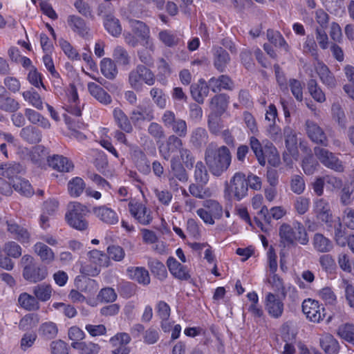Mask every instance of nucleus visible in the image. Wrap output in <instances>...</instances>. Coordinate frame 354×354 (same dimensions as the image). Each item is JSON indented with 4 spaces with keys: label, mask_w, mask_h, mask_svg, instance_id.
I'll use <instances>...</instances> for the list:
<instances>
[{
    "label": "nucleus",
    "mask_w": 354,
    "mask_h": 354,
    "mask_svg": "<svg viewBox=\"0 0 354 354\" xmlns=\"http://www.w3.org/2000/svg\"><path fill=\"white\" fill-rule=\"evenodd\" d=\"M232 153L225 145L217 147L210 144L205 151V161L211 172L215 176H221L230 167Z\"/></svg>",
    "instance_id": "f257e3e1"
},
{
    "label": "nucleus",
    "mask_w": 354,
    "mask_h": 354,
    "mask_svg": "<svg viewBox=\"0 0 354 354\" xmlns=\"http://www.w3.org/2000/svg\"><path fill=\"white\" fill-rule=\"evenodd\" d=\"M248 191L245 175L242 172H236L230 182L225 183L224 198L228 201H240L248 195Z\"/></svg>",
    "instance_id": "f03ea898"
},
{
    "label": "nucleus",
    "mask_w": 354,
    "mask_h": 354,
    "mask_svg": "<svg viewBox=\"0 0 354 354\" xmlns=\"http://www.w3.org/2000/svg\"><path fill=\"white\" fill-rule=\"evenodd\" d=\"M280 238L288 244L299 243L301 245H307L309 239L304 225L298 221H294L290 225L283 223L279 230Z\"/></svg>",
    "instance_id": "7ed1b4c3"
},
{
    "label": "nucleus",
    "mask_w": 354,
    "mask_h": 354,
    "mask_svg": "<svg viewBox=\"0 0 354 354\" xmlns=\"http://www.w3.org/2000/svg\"><path fill=\"white\" fill-rule=\"evenodd\" d=\"M88 212L89 210L86 206L78 202H73L68 205V212L66 213L65 218L71 227L84 231L88 227V222L86 218Z\"/></svg>",
    "instance_id": "20e7f679"
},
{
    "label": "nucleus",
    "mask_w": 354,
    "mask_h": 354,
    "mask_svg": "<svg viewBox=\"0 0 354 354\" xmlns=\"http://www.w3.org/2000/svg\"><path fill=\"white\" fill-rule=\"evenodd\" d=\"M129 83L132 88L140 91L142 82L148 86L154 84L156 78L153 73L143 64H138L129 74Z\"/></svg>",
    "instance_id": "39448f33"
},
{
    "label": "nucleus",
    "mask_w": 354,
    "mask_h": 354,
    "mask_svg": "<svg viewBox=\"0 0 354 354\" xmlns=\"http://www.w3.org/2000/svg\"><path fill=\"white\" fill-rule=\"evenodd\" d=\"M202 208L197 211V215L209 225L214 224V219H220L223 216V207L216 200L208 199L203 202Z\"/></svg>",
    "instance_id": "423d86ee"
},
{
    "label": "nucleus",
    "mask_w": 354,
    "mask_h": 354,
    "mask_svg": "<svg viewBox=\"0 0 354 354\" xmlns=\"http://www.w3.org/2000/svg\"><path fill=\"white\" fill-rule=\"evenodd\" d=\"M164 126L171 130L172 135L178 136L180 138H185L188 131L187 124L185 120L178 118L174 111H165L161 118Z\"/></svg>",
    "instance_id": "0eeeda50"
},
{
    "label": "nucleus",
    "mask_w": 354,
    "mask_h": 354,
    "mask_svg": "<svg viewBox=\"0 0 354 354\" xmlns=\"http://www.w3.org/2000/svg\"><path fill=\"white\" fill-rule=\"evenodd\" d=\"M313 151L317 158L325 167L338 172L344 171L342 161L333 153L320 147H314Z\"/></svg>",
    "instance_id": "6e6552de"
},
{
    "label": "nucleus",
    "mask_w": 354,
    "mask_h": 354,
    "mask_svg": "<svg viewBox=\"0 0 354 354\" xmlns=\"http://www.w3.org/2000/svg\"><path fill=\"white\" fill-rule=\"evenodd\" d=\"M130 25L132 32L142 41V45L153 52L155 46L150 37L149 28L144 22L138 20H131Z\"/></svg>",
    "instance_id": "1a4fd4ad"
},
{
    "label": "nucleus",
    "mask_w": 354,
    "mask_h": 354,
    "mask_svg": "<svg viewBox=\"0 0 354 354\" xmlns=\"http://www.w3.org/2000/svg\"><path fill=\"white\" fill-rule=\"evenodd\" d=\"M183 142L178 136H169L164 142L158 145V151L160 156L165 160L171 158V155L181 150Z\"/></svg>",
    "instance_id": "9d476101"
},
{
    "label": "nucleus",
    "mask_w": 354,
    "mask_h": 354,
    "mask_svg": "<svg viewBox=\"0 0 354 354\" xmlns=\"http://www.w3.org/2000/svg\"><path fill=\"white\" fill-rule=\"evenodd\" d=\"M264 305L270 317L277 319L282 317L284 313V303L277 295L268 292L265 297Z\"/></svg>",
    "instance_id": "9b49d317"
},
{
    "label": "nucleus",
    "mask_w": 354,
    "mask_h": 354,
    "mask_svg": "<svg viewBox=\"0 0 354 354\" xmlns=\"http://www.w3.org/2000/svg\"><path fill=\"white\" fill-rule=\"evenodd\" d=\"M129 210L131 216L141 225H147L153 220L151 211L140 202L130 201Z\"/></svg>",
    "instance_id": "f8f14e48"
},
{
    "label": "nucleus",
    "mask_w": 354,
    "mask_h": 354,
    "mask_svg": "<svg viewBox=\"0 0 354 354\" xmlns=\"http://www.w3.org/2000/svg\"><path fill=\"white\" fill-rule=\"evenodd\" d=\"M302 311L313 322H319L325 317V308L314 299H305L302 303Z\"/></svg>",
    "instance_id": "ddd939ff"
},
{
    "label": "nucleus",
    "mask_w": 354,
    "mask_h": 354,
    "mask_svg": "<svg viewBox=\"0 0 354 354\" xmlns=\"http://www.w3.org/2000/svg\"><path fill=\"white\" fill-rule=\"evenodd\" d=\"M305 130L308 137L312 142L324 147L328 145V139L326 134L315 122L310 120H306Z\"/></svg>",
    "instance_id": "4468645a"
},
{
    "label": "nucleus",
    "mask_w": 354,
    "mask_h": 354,
    "mask_svg": "<svg viewBox=\"0 0 354 354\" xmlns=\"http://www.w3.org/2000/svg\"><path fill=\"white\" fill-rule=\"evenodd\" d=\"M48 269L45 266L39 265L37 263L26 266L23 269V277L30 283H37L46 278Z\"/></svg>",
    "instance_id": "2eb2a0df"
},
{
    "label": "nucleus",
    "mask_w": 354,
    "mask_h": 354,
    "mask_svg": "<svg viewBox=\"0 0 354 354\" xmlns=\"http://www.w3.org/2000/svg\"><path fill=\"white\" fill-rule=\"evenodd\" d=\"M92 212L98 219L105 224L115 225L119 222L117 213L106 205L95 207Z\"/></svg>",
    "instance_id": "dca6fc26"
},
{
    "label": "nucleus",
    "mask_w": 354,
    "mask_h": 354,
    "mask_svg": "<svg viewBox=\"0 0 354 354\" xmlns=\"http://www.w3.org/2000/svg\"><path fill=\"white\" fill-rule=\"evenodd\" d=\"M130 119L136 125L140 121L150 122L154 119L153 108L151 105L139 104L131 113Z\"/></svg>",
    "instance_id": "f3484780"
},
{
    "label": "nucleus",
    "mask_w": 354,
    "mask_h": 354,
    "mask_svg": "<svg viewBox=\"0 0 354 354\" xmlns=\"http://www.w3.org/2000/svg\"><path fill=\"white\" fill-rule=\"evenodd\" d=\"M131 158L136 167L140 173L147 175L151 172L150 162L145 153L138 147L133 149Z\"/></svg>",
    "instance_id": "a211bd4d"
},
{
    "label": "nucleus",
    "mask_w": 354,
    "mask_h": 354,
    "mask_svg": "<svg viewBox=\"0 0 354 354\" xmlns=\"http://www.w3.org/2000/svg\"><path fill=\"white\" fill-rule=\"evenodd\" d=\"M213 62L216 69L220 73L225 71L227 64L230 62L228 53L221 46H215L212 49Z\"/></svg>",
    "instance_id": "6ab92c4d"
},
{
    "label": "nucleus",
    "mask_w": 354,
    "mask_h": 354,
    "mask_svg": "<svg viewBox=\"0 0 354 354\" xmlns=\"http://www.w3.org/2000/svg\"><path fill=\"white\" fill-rule=\"evenodd\" d=\"M315 212L319 220L331 225L333 214L330 205L326 200L321 198L315 203Z\"/></svg>",
    "instance_id": "aec40b11"
},
{
    "label": "nucleus",
    "mask_w": 354,
    "mask_h": 354,
    "mask_svg": "<svg viewBox=\"0 0 354 354\" xmlns=\"http://www.w3.org/2000/svg\"><path fill=\"white\" fill-rule=\"evenodd\" d=\"M7 231L10 233L15 239L21 243H28L30 242V234L27 229L18 225L14 221H6Z\"/></svg>",
    "instance_id": "412c9836"
},
{
    "label": "nucleus",
    "mask_w": 354,
    "mask_h": 354,
    "mask_svg": "<svg viewBox=\"0 0 354 354\" xmlns=\"http://www.w3.org/2000/svg\"><path fill=\"white\" fill-rule=\"evenodd\" d=\"M67 24L71 30L82 37H89V28L85 21L80 17L71 15L67 18Z\"/></svg>",
    "instance_id": "4be33fe9"
},
{
    "label": "nucleus",
    "mask_w": 354,
    "mask_h": 354,
    "mask_svg": "<svg viewBox=\"0 0 354 354\" xmlns=\"http://www.w3.org/2000/svg\"><path fill=\"white\" fill-rule=\"evenodd\" d=\"M209 140V135L203 127L194 128L190 133L189 142L195 149H201L205 147Z\"/></svg>",
    "instance_id": "5701e85b"
},
{
    "label": "nucleus",
    "mask_w": 354,
    "mask_h": 354,
    "mask_svg": "<svg viewBox=\"0 0 354 354\" xmlns=\"http://www.w3.org/2000/svg\"><path fill=\"white\" fill-rule=\"evenodd\" d=\"M169 272L176 278L180 280H188L191 276L186 266L180 263L174 257H169L167 261Z\"/></svg>",
    "instance_id": "b1692460"
},
{
    "label": "nucleus",
    "mask_w": 354,
    "mask_h": 354,
    "mask_svg": "<svg viewBox=\"0 0 354 354\" xmlns=\"http://www.w3.org/2000/svg\"><path fill=\"white\" fill-rule=\"evenodd\" d=\"M127 273L130 279L137 281L139 284L147 286L150 283L149 272L144 267H129Z\"/></svg>",
    "instance_id": "393cba45"
},
{
    "label": "nucleus",
    "mask_w": 354,
    "mask_h": 354,
    "mask_svg": "<svg viewBox=\"0 0 354 354\" xmlns=\"http://www.w3.org/2000/svg\"><path fill=\"white\" fill-rule=\"evenodd\" d=\"M210 87L203 79L199 80L197 84L190 86V92L194 100L198 104H203L204 99L208 95Z\"/></svg>",
    "instance_id": "a878e982"
},
{
    "label": "nucleus",
    "mask_w": 354,
    "mask_h": 354,
    "mask_svg": "<svg viewBox=\"0 0 354 354\" xmlns=\"http://www.w3.org/2000/svg\"><path fill=\"white\" fill-rule=\"evenodd\" d=\"M208 83L210 89L214 93L220 92L221 89L231 91L234 87L233 81L225 75H221L218 78L213 77L209 80Z\"/></svg>",
    "instance_id": "bb28decb"
},
{
    "label": "nucleus",
    "mask_w": 354,
    "mask_h": 354,
    "mask_svg": "<svg viewBox=\"0 0 354 354\" xmlns=\"http://www.w3.org/2000/svg\"><path fill=\"white\" fill-rule=\"evenodd\" d=\"M19 136L29 144H37L41 141L42 133L36 127L28 125L21 129Z\"/></svg>",
    "instance_id": "cd10ccee"
},
{
    "label": "nucleus",
    "mask_w": 354,
    "mask_h": 354,
    "mask_svg": "<svg viewBox=\"0 0 354 354\" xmlns=\"http://www.w3.org/2000/svg\"><path fill=\"white\" fill-rule=\"evenodd\" d=\"M50 167L60 172H69L73 169V162L67 158L59 155H53L48 158Z\"/></svg>",
    "instance_id": "c85d7f7f"
},
{
    "label": "nucleus",
    "mask_w": 354,
    "mask_h": 354,
    "mask_svg": "<svg viewBox=\"0 0 354 354\" xmlns=\"http://www.w3.org/2000/svg\"><path fill=\"white\" fill-rule=\"evenodd\" d=\"M230 97L225 93L215 95L209 102L211 113L222 115L227 109Z\"/></svg>",
    "instance_id": "c756f323"
},
{
    "label": "nucleus",
    "mask_w": 354,
    "mask_h": 354,
    "mask_svg": "<svg viewBox=\"0 0 354 354\" xmlns=\"http://www.w3.org/2000/svg\"><path fill=\"white\" fill-rule=\"evenodd\" d=\"M319 344L326 354H338L340 349L338 341L329 333L320 337Z\"/></svg>",
    "instance_id": "7c9ffc66"
},
{
    "label": "nucleus",
    "mask_w": 354,
    "mask_h": 354,
    "mask_svg": "<svg viewBox=\"0 0 354 354\" xmlns=\"http://www.w3.org/2000/svg\"><path fill=\"white\" fill-rule=\"evenodd\" d=\"M88 89L90 94L100 103L104 105H108L112 102L111 95L103 88L95 83H88Z\"/></svg>",
    "instance_id": "2f4dec72"
},
{
    "label": "nucleus",
    "mask_w": 354,
    "mask_h": 354,
    "mask_svg": "<svg viewBox=\"0 0 354 354\" xmlns=\"http://www.w3.org/2000/svg\"><path fill=\"white\" fill-rule=\"evenodd\" d=\"M113 115L115 122L121 130L128 133L133 131L131 121L122 109L119 108L114 109Z\"/></svg>",
    "instance_id": "473e14b6"
},
{
    "label": "nucleus",
    "mask_w": 354,
    "mask_h": 354,
    "mask_svg": "<svg viewBox=\"0 0 354 354\" xmlns=\"http://www.w3.org/2000/svg\"><path fill=\"white\" fill-rule=\"evenodd\" d=\"M25 116L31 124H37L44 129H49L51 127V124L47 118H44L41 113L33 109H26Z\"/></svg>",
    "instance_id": "72a5a7b5"
},
{
    "label": "nucleus",
    "mask_w": 354,
    "mask_h": 354,
    "mask_svg": "<svg viewBox=\"0 0 354 354\" xmlns=\"http://www.w3.org/2000/svg\"><path fill=\"white\" fill-rule=\"evenodd\" d=\"M33 249L42 262L49 264L54 261L55 254L53 251L44 243H36L33 246Z\"/></svg>",
    "instance_id": "f704fd0d"
},
{
    "label": "nucleus",
    "mask_w": 354,
    "mask_h": 354,
    "mask_svg": "<svg viewBox=\"0 0 354 354\" xmlns=\"http://www.w3.org/2000/svg\"><path fill=\"white\" fill-rule=\"evenodd\" d=\"M171 174L172 177H175L181 182L188 180V174L185 168V165L180 162L176 157L171 158Z\"/></svg>",
    "instance_id": "c9c22d12"
},
{
    "label": "nucleus",
    "mask_w": 354,
    "mask_h": 354,
    "mask_svg": "<svg viewBox=\"0 0 354 354\" xmlns=\"http://www.w3.org/2000/svg\"><path fill=\"white\" fill-rule=\"evenodd\" d=\"M339 196L342 205L347 206L353 203L354 201V180L344 184Z\"/></svg>",
    "instance_id": "e433bc0d"
},
{
    "label": "nucleus",
    "mask_w": 354,
    "mask_h": 354,
    "mask_svg": "<svg viewBox=\"0 0 354 354\" xmlns=\"http://www.w3.org/2000/svg\"><path fill=\"white\" fill-rule=\"evenodd\" d=\"M313 241L314 248L319 252H328L333 248V242L322 234L316 233L314 235Z\"/></svg>",
    "instance_id": "4c0bfd02"
},
{
    "label": "nucleus",
    "mask_w": 354,
    "mask_h": 354,
    "mask_svg": "<svg viewBox=\"0 0 354 354\" xmlns=\"http://www.w3.org/2000/svg\"><path fill=\"white\" fill-rule=\"evenodd\" d=\"M71 346L80 354H98L101 350V346L93 342H72Z\"/></svg>",
    "instance_id": "58836bf2"
},
{
    "label": "nucleus",
    "mask_w": 354,
    "mask_h": 354,
    "mask_svg": "<svg viewBox=\"0 0 354 354\" xmlns=\"http://www.w3.org/2000/svg\"><path fill=\"white\" fill-rule=\"evenodd\" d=\"M36 297L32 296L26 292L21 293L18 301L20 306L29 311L37 310L39 308V304Z\"/></svg>",
    "instance_id": "ea45409f"
},
{
    "label": "nucleus",
    "mask_w": 354,
    "mask_h": 354,
    "mask_svg": "<svg viewBox=\"0 0 354 354\" xmlns=\"http://www.w3.org/2000/svg\"><path fill=\"white\" fill-rule=\"evenodd\" d=\"M100 70L105 77L113 80L118 74L115 64L110 58H104L100 63Z\"/></svg>",
    "instance_id": "a19ab883"
},
{
    "label": "nucleus",
    "mask_w": 354,
    "mask_h": 354,
    "mask_svg": "<svg viewBox=\"0 0 354 354\" xmlns=\"http://www.w3.org/2000/svg\"><path fill=\"white\" fill-rule=\"evenodd\" d=\"M317 72L323 84L329 88H333L335 86V78L326 65L321 64L319 66L317 69Z\"/></svg>",
    "instance_id": "79ce46f5"
},
{
    "label": "nucleus",
    "mask_w": 354,
    "mask_h": 354,
    "mask_svg": "<svg viewBox=\"0 0 354 354\" xmlns=\"http://www.w3.org/2000/svg\"><path fill=\"white\" fill-rule=\"evenodd\" d=\"M104 27L113 36L118 37L122 32V26L119 19L112 15H107L104 19Z\"/></svg>",
    "instance_id": "37998d69"
},
{
    "label": "nucleus",
    "mask_w": 354,
    "mask_h": 354,
    "mask_svg": "<svg viewBox=\"0 0 354 354\" xmlns=\"http://www.w3.org/2000/svg\"><path fill=\"white\" fill-rule=\"evenodd\" d=\"M286 147L290 153H294L297 149V138L295 131L290 127L283 128Z\"/></svg>",
    "instance_id": "c03bdc74"
},
{
    "label": "nucleus",
    "mask_w": 354,
    "mask_h": 354,
    "mask_svg": "<svg viewBox=\"0 0 354 354\" xmlns=\"http://www.w3.org/2000/svg\"><path fill=\"white\" fill-rule=\"evenodd\" d=\"M148 266L151 273L160 280H164L167 276V272L165 265L155 259H150L148 261Z\"/></svg>",
    "instance_id": "a18cd8bd"
},
{
    "label": "nucleus",
    "mask_w": 354,
    "mask_h": 354,
    "mask_svg": "<svg viewBox=\"0 0 354 354\" xmlns=\"http://www.w3.org/2000/svg\"><path fill=\"white\" fill-rule=\"evenodd\" d=\"M86 188V184L82 178L75 177L68 183V191L72 197L80 196Z\"/></svg>",
    "instance_id": "49530a36"
},
{
    "label": "nucleus",
    "mask_w": 354,
    "mask_h": 354,
    "mask_svg": "<svg viewBox=\"0 0 354 354\" xmlns=\"http://www.w3.org/2000/svg\"><path fill=\"white\" fill-rule=\"evenodd\" d=\"M22 95L26 102L37 109L42 110L44 109L42 99L34 88H32L28 91L23 92Z\"/></svg>",
    "instance_id": "de8ad7c7"
},
{
    "label": "nucleus",
    "mask_w": 354,
    "mask_h": 354,
    "mask_svg": "<svg viewBox=\"0 0 354 354\" xmlns=\"http://www.w3.org/2000/svg\"><path fill=\"white\" fill-rule=\"evenodd\" d=\"M12 187L15 191L26 197H30L34 194L32 187L28 180L23 178H16L13 180Z\"/></svg>",
    "instance_id": "09e8293b"
},
{
    "label": "nucleus",
    "mask_w": 354,
    "mask_h": 354,
    "mask_svg": "<svg viewBox=\"0 0 354 354\" xmlns=\"http://www.w3.org/2000/svg\"><path fill=\"white\" fill-rule=\"evenodd\" d=\"M337 335L354 346V325L344 324L340 325L337 331Z\"/></svg>",
    "instance_id": "8fccbe9b"
},
{
    "label": "nucleus",
    "mask_w": 354,
    "mask_h": 354,
    "mask_svg": "<svg viewBox=\"0 0 354 354\" xmlns=\"http://www.w3.org/2000/svg\"><path fill=\"white\" fill-rule=\"evenodd\" d=\"M250 146L254 152L259 163L261 165H265L266 162V155L259 140L254 136L251 137L250 138Z\"/></svg>",
    "instance_id": "3c124183"
},
{
    "label": "nucleus",
    "mask_w": 354,
    "mask_h": 354,
    "mask_svg": "<svg viewBox=\"0 0 354 354\" xmlns=\"http://www.w3.org/2000/svg\"><path fill=\"white\" fill-rule=\"evenodd\" d=\"M308 90L312 97L318 102L326 101V96L322 88L314 79H310L307 83Z\"/></svg>",
    "instance_id": "603ef678"
},
{
    "label": "nucleus",
    "mask_w": 354,
    "mask_h": 354,
    "mask_svg": "<svg viewBox=\"0 0 354 354\" xmlns=\"http://www.w3.org/2000/svg\"><path fill=\"white\" fill-rule=\"evenodd\" d=\"M221 115L210 113L207 119V127L209 132L214 135H218L223 128Z\"/></svg>",
    "instance_id": "864d4df0"
},
{
    "label": "nucleus",
    "mask_w": 354,
    "mask_h": 354,
    "mask_svg": "<svg viewBox=\"0 0 354 354\" xmlns=\"http://www.w3.org/2000/svg\"><path fill=\"white\" fill-rule=\"evenodd\" d=\"M39 335L46 339L55 338L58 333L57 325L51 322L43 323L39 328Z\"/></svg>",
    "instance_id": "5fc2aeb1"
},
{
    "label": "nucleus",
    "mask_w": 354,
    "mask_h": 354,
    "mask_svg": "<svg viewBox=\"0 0 354 354\" xmlns=\"http://www.w3.org/2000/svg\"><path fill=\"white\" fill-rule=\"evenodd\" d=\"M39 322L38 315L30 313L23 317L19 323V328L22 330H28L37 326Z\"/></svg>",
    "instance_id": "6e6d98bb"
},
{
    "label": "nucleus",
    "mask_w": 354,
    "mask_h": 354,
    "mask_svg": "<svg viewBox=\"0 0 354 354\" xmlns=\"http://www.w3.org/2000/svg\"><path fill=\"white\" fill-rule=\"evenodd\" d=\"M22 167L19 163H10L6 165H1L0 166V174L9 179L17 177L21 172Z\"/></svg>",
    "instance_id": "4d7b16f0"
},
{
    "label": "nucleus",
    "mask_w": 354,
    "mask_h": 354,
    "mask_svg": "<svg viewBox=\"0 0 354 354\" xmlns=\"http://www.w3.org/2000/svg\"><path fill=\"white\" fill-rule=\"evenodd\" d=\"M33 293L38 300L46 301L51 297L52 288L49 284H39L34 287Z\"/></svg>",
    "instance_id": "13d9d810"
},
{
    "label": "nucleus",
    "mask_w": 354,
    "mask_h": 354,
    "mask_svg": "<svg viewBox=\"0 0 354 354\" xmlns=\"http://www.w3.org/2000/svg\"><path fill=\"white\" fill-rule=\"evenodd\" d=\"M189 192L194 197L200 199H204L212 196V192L210 189L204 187L202 184H190L189 186Z\"/></svg>",
    "instance_id": "bf43d9fd"
},
{
    "label": "nucleus",
    "mask_w": 354,
    "mask_h": 354,
    "mask_svg": "<svg viewBox=\"0 0 354 354\" xmlns=\"http://www.w3.org/2000/svg\"><path fill=\"white\" fill-rule=\"evenodd\" d=\"M150 96L158 108L161 109L166 108L167 96L161 88L157 87L152 88L150 91Z\"/></svg>",
    "instance_id": "052dcab7"
},
{
    "label": "nucleus",
    "mask_w": 354,
    "mask_h": 354,
    "mask_svg": "<svg viewBox=\"0 0 354 354\" xmlns=\"http://www.w3.org/2000/svg\"><path fill=\"white\" fill-rule=\"evenodd\" d=\"M88 258L93 263L103 267H108L109 266V261L107 255L97 250H93L88 254Z\"/></svg>",
    "instance_id": "680f3d73"
},
{
    "label": "nucleus",
    "mask_w": 354,
    "mask_h": 354,
    "mask_svg": "<svg viewBox=\"0 0 354 354\" xmlns=\"http://www.w3.org/2000/svg\"><path fill=\"white\" fill-rule=\"evenodd\" d=\"M3 251L9 257L14 259H18L21 256V247L15 241H10L3 245Z\"/></svg>",
    "instance_id": "e2e57ef3"
},
{
    "label": "nucleus",
    "mask_w": 354,
    "mask_h": 354,
    "mask_svg": "<svg viewBox=\"0 0 354 354\" xmlns=\"http://www.w3.org/2000/svg\"><path fill=\"white\" fill-rule=\"evenodd\" d=\"M47 155V150L43 145H37L30 151L29 157L34 164L39 165Z\"/></svg>",
    "instance_id": "0e129e2a"
},
{
    "label": "nucleus",
    "mask_w": 354,
    "mask_h": 354,
    "mask_svg": "<svg viewBox=\"0 0 354 354\" xmlns=\"http://www.w3.org/2000/svg\"><path fill=\"white\" fill-rule=\"evenodd\" d=\"M158 39L167 46L173 47L178 45L179 38L170 30H164L158 33Z\"/></svg>",
    "instance_id": "69168bd1"
},
{
    "label": "nucleus",
    "mask_w": 354,
    "mask_h": 354,
    "mask_svg": "<svg viewBox=\"0 0 354 354\" xmlns=\"http://www.w3.org/2000/svg\"><path fill=\"white\" fill-rule=\"evenodd\" d=\"M113 56L120 65L128 66L130 64L131 57L127 50L122 46H117L114 49Z\"/></svg>",
    "instance_id": "338daca9"
},
{
    "label": "nucleus",
    "mask_w": 354,
    "mask_h": 354,
    "mask_svg": "<svg viewBox=\"0 0 354 354\" xmlns=\"http://www.w3.org/2000/svg\"><path fill=\"white\" fill-rule=\"evenodd\" d=\"M19 107V103L6 94L0 97V109L8 112H15Z\"/></svg>",
    "instance_id": "774afa93"
}]
</instances>
